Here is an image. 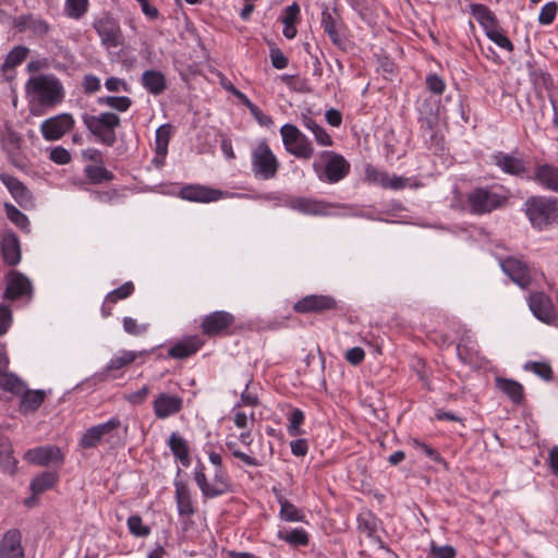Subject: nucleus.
Masks as SVG:
<instances>
[{
    "label": "nucleus",
    "instance_id": "473e14b6",
    "mask_svg": "<svg viewBox=\"0 0 558 558\" xmlns=\"http://www.w3.org/2000/svg\"><path fill=\"white\" fill-rule=\"evenodd\" d=\"M142 85L148 93L160 95L167 88V81L160 71L147 70L142 74Z\"/></svg>",
    "mask_w": 558,
    "mask_h": 558
},
{
    "label": "nucleus",
    "instance_id": "de8ad7c7",
    "mask_svg": "<svg viewBox=\"0 0 558 558\" xmlns=\"http://www.w3.org/2000/svg\"><path fill=\"white\" fill-rule=\"evenodd\" d=\"M88 9V0H65V13L69 17L78 20Z\"/></svg>",
    "mask_w": 558,
    "mask_h": 558
},
{
    "label": "nucleus",
    "instance_id": "79ce46f5",
    "mask_svg": "<svg viewBox=\"0 0 558 558\" xmlns=\"http://www.w3.org/2000/svg\"><path fill=\"white\" fill-rule=\"evenodd\" d=\"M278 537L294 547L306 546L310 543V536L303 529H293L288 533L280 531L278 533Z\"/></svg>",
    "mask_w": 558,
    "mask_h": 558
},
{
    "label": "nucleus",
    "instance_id": "4c0bfd02",
    "mask_svg": "<svg viewBox=\"0 0 558 558\" xmlns=\"http://www.w3.org/2000/svg\"><path fill=\"white\" fill-rule=\"evenodd\" d=\"M209 498H215L231 492L232 484L225 472L218 469L215 473L213 484H209Z\"/></svg>",
    "mask_w": 558,
    "mask_h": 558
},
{
    "label": "nucleus",
    "instance_id": "338daca9",
    "mask_svg": "<svg viewBox=\"0 0 558 558\" xmlns=\"http://www.w3.org/2000/svg\"><path fill=\"white\" fill-rule=\"evenodd\" d=\"M102 437H112L121 426V421L118 417H112L108 422L95 425Z\"/></svg>",
    "mask_w": 558,
    "mask_h": 558
},
{
    "label": "nucleus",
    "instance_id": "09e8293b",
    "mask_svg": "<svg viewBox=\"0 0 558 558\" xmlns=\"http://www.w3.org/2000/svg\"><path fill=\"white\" fill-rule=\"evenodd\" d=\"M226 447L232 453L234 458L240 459L243 463L250 466H260L264 464L263 461L241 451L235 441H227Z\"/></svg>",
    "mask_w": 558,
    "mask_h": 558
},
{
    "label": "nucleus",
    "instance_id": "72a5a7b5",
    "mask_svg": "<svg viewBox=\"0 0 558 558\" xmlns=\"http://www.w3.org/2000/svg\"><path fill=\"white\" fill-rule=\"evenodd\" d=\"M168 445L173 456L183 466L191 464L190 448L187 441L178 433H172L169 437Z\"/></svg>",
    "mask_w": 558,
    "mask_h": 558
},
{
    "label": "nucleus",
    "instance_id": "f257e3e1",
    "mask_svg": "<svg viewBox=\"0 0 558 558\" xmlns=\"http://www.w3.org/2000/svg\"><path fill=\"white\" fill-rule=\"evenodd\" d=\"M524 211L531 225L543 230L558 220V198L534 195L524 203Z\"/></svg>",
    "mask_w": 558,
    "mask_h": 558
},
{
    "label": "nucleus",
    "instance_id": "412c9836",
    "mask_svg": "<svg viewBox=\"0 0 558 558\" xmlns=\"http://www.w3.org/2000/svg\"><path fill=\"white\" fill-rule=\"evenodd\" d=\"M284 204L287 207L304 215L326 216L328 214L327 203L308 197H289Z\"/></svg>",
    "mask_w": 558,
    "mask_h": 558
},
{
    "label": "nucleus",
    "instance_id": "a19ab883",
    "mask_svg": "<svg viewBox=\"0 0 558 558\" xmlns=\"http://www.w3.org/2000/svg\"><path fill=\"white\" fill-rule=\"evenodd\" d=\"M4 210L8 219L14 223L22 231L29 232V220L25 214H23L20 209H17L12 204H5Z\"/></svg>",
    "mask_w": 558,
    "mask_h": 558
},
{
    "label": "nucleus",
    "instance_id": "39448f33",
    "mask_svg": "<svg viewBox=\"0 0 558 558\" xmlns=\"http://www.w3.org/2000/svg\"><path fill=\"white\" fill-rule=\"evenodd\" d=\"M325 158V166L314 162L313 168L323 182L330 184L338 183L343 180L350 172V162L340 154L326 150L322 154Z\"/></svg>",
    "mask_w": 558,
    "mask_h": 558
},
{
    "label": "nucleus",
    "instance_id": "e433bc0d",
    "mask_svg": "<svg viewBox=\"0 0 558 558\" xmlns=\"http://www.w3.org/2000/svg\"><path fill=\"white\" fill-rule=\"evenodd\" d=\"M58 482V474L56 472H43L32 480L31 490L34 495H39L52 488Z\"/></svg>",
    "mask_w": 558,
    "mask_h": 558
},
{
    "label": "nucleus",
    "instance_id": "680f3d73",
    "mask_svg": "<svg viewBox=\"0 0 558 558\" xmlns=\"http://www.w3.org/2000/svg\"><path fill=\"white\" fill-rule=\"evenodd\" d=\"M13 322L12 311L9 305L0 304V336L8 332Z\"/></svg>",
    "mask_w": 558,
    "mask_h": 558
},
{
    "label": "nucleus",
    "instance_id": "f704fd0d",
    "mask_svg": "<svg viewBox=\"0 0 558 558\" xmlns=\"http://www.w3.org/2000/svg\"><path fill=\"white\" fill-rule=\"evenodd\" d=\"M276 493L277 501L280 505L279 517L281 520L287 522H302L304 521V514L301 510H299L292 502L283 497L280 493H277V489L274 488Z\"/></svg>",
    "mask_w": 558,
    "mask_h": 558
},
{
    "label": "nucleus",
    "instance_id": "a878e982",
    "mask_svg": "<svg viewBox=\"0 0 558 558\" xmlns=\"http://www.w3.org/2000/svg\"><path fill=\"white\" fill-rule=\"evenodd\" d=\"M175 486V501L178 506V512L181 517L190 518L195 512L196 509L193 505V499L191 495V490L186 483L183 481H177L174 483Z\"/></svg>",
    "mask_w": 558,
    "mask_h": 558
},
{
    "label": "nucleus",
    "instance_id": "864d4df0",
    "mask_svg": "<svg viewBox=\"0 0 558 558\" xmlns=\"http://www.w3.org/2000/svg\"><path fill=\"white\" fill-rule=\"evenodd\" d=\"M102 436L96 426H92L83 434L80 439V446L83 449H92L98 446L102 440Z\"/></svg>",
    "mask_w": 558,
    "mask_h": 558
},
{
    "label": "nucleus",
    "instance_id": "58836bf2",
    "mask_svg": "<svg viewBox=\"0 0 558 558\" xmlns=\"http://www.w3.org/2000/svg\"><path fill=\"white\" fill-rule=\"evenodd\" d=\"M24 383L14 374L5 371H0V388L13 395L23 392Z\"/></svg>",
    "mask_w": 558,
    "mask_h": 558
},
{
    "label": "nucleus",
    "instance_id": "b1692460",
    "mask_svg": "<svg viewBox=\"0 0 558 558\" xmlns=\"http://www.w3.org/2000/svg\"><path fill=\"white\" fill-rule=\"evenodd\" d=\"M320 25L333 45L338 47L342 45V38L339 33V26L342 25V21L336 8L332 12L327 7L323 10Z\"/></svg>",
    "mask_w": 558,
    "mask_h": 558
},
{
    "label": "nucleus",
    "instance_id": "ea45409f",
    "mask_svg": "<svg viewBox=\"0 0 558 558\" xmlns=\"http://www.w3.org/2000/svg\"><path fill=\"white\" fill-rule=\"evenodd\" d=\"M142 354V352L123 351L121 355L114 356L109 361L105 368V372L109 373L111 371L121 369L132 364L136 360V357Z\"/></svg>",
    "mask_w": 558,
    "mask_h": 558
},
{
    "label": "nucleus",
    "instance_id": "ddd939ff",
    "mask_svg": "<svg viewBox=\"0 0 558 558\" xmlns=\"http://www.w3.org/2000/svg\"><path fill=\"white\" fill-rule=\"evenodd\" d=\"M101 43L107 48H117L123 45L124 37L119 23L111 16H105L94 23Z\"/></svg>",
    "mask_w": 558,
    "mask_h": 558
},
{
    "label": "nucleus",
    "instance_id": "603ef678",
    "mask_svg": "<svg viewBox=\"0 0 558 558\" xmlns=\"http://www.w3.org/2000/svg\"><path fill=\"white\" fill-rule=\"evenodd\" d=\"M304 413L300 409H293L289 415L288 433L292 437L302 435L301 425L304 423Z\"/></svg>",
    "mask_w": 558,
    "mask_h": 558
},
{
    "label": "nucleus",
    "instance_id": "bf43d9fd",
    "mask_svg": "<svg viewBox=\"0 0 558 558\" xmlns=\"http://www.w3.org/2000/svg\"><path fill=\"white\" fill-rule=\"evenodd\" d=\"M425 84L427 89L435 95H441L446 88L445 81L436 73L428 74Z\"/></svg>",
    "mask_w": 558,
    "mask_h": 558
},
{
    "label": "nucleus",
    "instance_id": "2eb2a0df",
    "mask_svg": "<svg viewBox=\"0 0 558 558\" xmlns=\"http://www.w3.org/2000/svg\"><path fill=\"white\" fill-rule=\"evenodd\" d=\"M12 26L17 33L29 32L35 38H44L50 32V24L33 13L21 14L14 17Z\"/></svg>",
    "mask_w": 558,
    "mask_h": 558
},
{
    "label": "nucleus",
    "instance_id": "7c9ffc66",
    "mask_svg": "<svg viewBox=\"0 0 558 558\" xmlns=\"http://www.w3.org/2000/svg\"><path fill=\"white\" fill-rule=\"evenodd\" d=\"M472 15L476 19L480 25L484 28L487 34L492 29L499 26V22L495 13L485 4L473 3L470 5Z\"/></svg>",
    "mask_w": 558,
    "mask_h": 558
},
{
    "label": "nucleus",
    "instance_id": "69168bd1",
    "mask_svg": "<svg viewBox=\"0 0 558 558\" xmlns=\"http://www.w3.org/2000/svg\"><path fill=\"white\" fill-rule=\"evenodd\" d=\"M12 196L25 209L34 206L32 193L24 184L22 185V190L13 192Z\"/></svg>",
    "mask_w": 558,
    "mask_h": 558
},
{
    "label": "nucleus",
    "instance_id": "c756f323",
    "mask_svg": "<svg viewBox=\"0 0 558 558\" xmlns=\"http://www.w3.org/2000/svg\"><path fill=\"white\" fill-rule=\"evenodd\" d=\"M203 343L204 342L197 336L189 337L173 344L168 350V355L173 359H186L195 354Z\"/></svg>",
    "mask_w": 558,
    "mask_h": 558
},
{
    "label": "nucleus",
    "instance_id": "0e129e2a",
    "mask_svg": "<svg viewBox=\"0 0 558 558\" xmlns=\"http://www.w3.org/2000/svg\"><path fill=\"white\" fill-rule=\"evenodd\" d=\"M385 180L383 182L384 189H390V190H401L404 189L408 185L409 179L398 175H389L388 173L386 175H383Z\"/></svg>",
    "mask_w": 558,
    "mask_h": 558
},
{
    "label": "nucleus",
    "instance_id": "8fccbe9b",
    "mask_svg": "<svg viewBox=\"0 0 558 558\" xmlns=\"http://www.w3.org/2000/svg\"><path fill=\"white\" fill-rule=\"evenodd\" d=\"M128 527L130 533L136 537H147L150 534V527L143 523L138 514L131 515L128 519Z\"/></svg>",
    "mask_w": 558,
    "mask_h": 558
},
{
    "label": "nucleus",
    "instance_id": "e2e57ef3",
    "mask_svg": "<svg viewBox=\"0 0 558 558\" xmlns=\"http://www.w3.org/2000/svg\"><path fill=\"white\" fill-rule=\"evenodd\" d=\"M300 16V5L293 2L284 9L281 22L283 25H295Z\"/></svg>",
    "mask_w": 558,
    "mask_h": 558
},
{
    "label": "nucleus",
    "instance_id": "6e6d98bb",
    "mask_svg": "<svg viewBox=\"0 0 558 558\" xmlns=\"http://www.w3.org/2000/svg\"><path fill=\"white\" fill-rule=\"evenodd\" d=\"M413 446L415 449L422 451L424 454H426L430 460L434 462L442 464L446 469L448 468V463L445 461V459L440 456V453L432 448L429 445L422 442L417 439H413Z\"/></svg>",
    "mask_w": 558,
    "mask_h": 558
},
{
    "label": "nucleus",
    "instance_id": "c9c22d12",
    "mask_svg": "<svg viewBox=\"0 0 558 558\" xmlns=\"http://www.w3.org/2000/svg\"><path fill=\"white\" fill-rule=\"evenodd\" d=\"M84 174L92 184L110 182L114 179V174L100 163L87 165L84 168Z\"/></svg>",
    "mask_w": 558,
    "mask_h": 558
},
{
    "label": "nucleus",
    "instance_id": "4d7b16f0",
    "mask_svg": "<svg viewBox=\"0 0 558 558\" xmlns=\"http://www.w3.org/2000/svg\"><path fill=\"white\" fill-rule=\"evenodd\" d=\"M194 480L199 487L203 496L205 498H209V483L207 481V476L205 474V466L202 462H198L194 470Z\"/></svg>",
    "mask_w": 558,
    "mask_h": 558
},
{
    "label": "nucleus",
    "instance_id": "20e7f679",
    "mask_svg": "<svg viewBox=\"0 0 558 558\" xmlns=\"http://www.w3.org/2000/svg\"><path fill=\"white\" fill-rule=\"evenodd\" d=\"M508 203V195L498 194L484 186L475 187L466 196V204L470 211L477 216L487 215L494 210L505 208Z\"/></svg>",
    "mask_w": 558,
    "mask_h": 558
},
{
    "label": "nucleus",
    "instance_id": "9d476101",
    "mask_svg": "<svg viewBox=\"0 0 558 558\" xmlns=\"http://www.w3.org/2000/svg\"><path fill=\"white\" fill-rule=\"evenodd\" d=\"M75 120L71 113H60L48 118L40 124V132L46 141H58L74 129Z\"/></svg>",
    "mask_w": 558,
    "mask_h": 558
},
{
    "label": "nucleus",
    "instance_id": "9b49d317",
    "mask_svg": "<svg viewBox=\"0 0 558 558\" xmlns=\"http://www.w3.org/2000/svg\"><path fill=\"white\" fill-rule=\"evenodd\" d=\"M527 304L533 315L541 322L551 325L557 318V311L549 295L543 291L530 293Z\"/></svg>",
    "mask_w": 558,
    "mask_h": 558
},
{
    "label": "nucleus",
    "instance_id": "aec40b11",
    "mask_svg": "<svg viewBox=\"0 0 558 558\" xmlns=\"http://www.w3.org/2000/svg\"><path fill=\"white\" fill-rule=\"evenodd\" d=\"M179 196L190 202L210 203L218 201L222 192L199 184H190L180 190Z\"/></svg>",
    "mask_w": 558,
    "mask_h": 558
},
{
    "label": "nucleus",
    "instance_id": "49530a36",
    "mask_svg": "<svg viewBox=\"0 0 558 558\" xmlns=\"http://www.w3.org/2000/svg\"><path fill=\"white\" fill-rule=\"evenodd\" d=\"M100 105H106L120 112L129 110L132 105V100L128 96H105L98 99Z\"/></svg>",
    "mask_w": 558,
    "mask_h": 558
},
{
    "label": "nucleus",
    "instance_id": "393cba45",
    "mask_svg": "<svg viewBox=\"0 0 558 558\" xmlns=\"http://www.w3.org/2000/svg\"><path fill=\"white\" fill-rule=\"evenodd\" d=\"M3 262L9 266H15L21 260V245L17 235L13 231L5 232L0 244Z\"/></svg>",
    "mask_w": 558,
    "mask_h": 558
},
{
    "label": "nucleus",
    "instance_id": "0eeeda50",
    "mask_svg": "<svg viewBox=\"0 0 558 558\" xmlns=\"http://www.w3.org/2000/svg\"><path fill=\"white\" fill-rule=\"evenodd\" d=\"M283 145L288 153L299 159H310L314 154L311 141L293 124H284L280 129Z\"/></svg>",
    "mask_w": 558,
    "mask_h": 558
},
{
    "label": "nucleus",
    "instance_id": "5fc2aeb1",
    "mask_svg": "<svg viewBox=\"0 0 558 558\" xmlns=\"http://www.w3.org/2000/svg\"><path fill=\"white\" fill-rule=\"evenodd\" d=\"M28 48L24 46L14 47L7 56L4 64L9 68H14L21 64L28 54Z\"/></svg>",
    "mask_w": 558,
    "mask_h": 558
},
{
    "label": "nucleus",
    "instance_id": "2f4dec72",
    "mask_svg": "<svg viewBox=\"0 0 558 558\" xmlns=\"http://www.w3.org/2000/svg\"><path fill=\"white\" fill-rule=\"evenodd\" d=\"M357 529L372 538L380 548H386L381 538L377 535L378 520L371 512H364L357 517Z\"/></svg>",
    "mask_w": 558,
    "mask_h": 558
},
{
    "label": "nucleus",
    "instance_id": "6e6552de",
    "mask_svg": "<svg viewBox=\"0 0 558 558\" xmlns=\"http://www.w3.org/2000/svg\"><path fill=\"white\" fill-rule=\"evenodd\" d=\"M235 324V317L226 311H215L204 316L201 323V330L204 336L209 338L218 336L232 335V327Z\"/></svg>",
    "mask_w": 558,
    "mask_h": 558
},
{
    "label": "nucleus",
    "instance_id": "7ed1b4c3",
    "mask_svg": "<svg viewBox=\"0 0 558 558\" xmlns=\"http://www.w3.org/2000/svg\"><path fill=\"white\" fill-rule=\"evenodd\" d=\"M82 121L99 143L109 147L116 144V129L121 124V119L117 113L109 111L101 112L98 116L84 113Z\"/></svg>",
    "mask_w": 558,
    "mask_h": 558
},
{
    "label": "nucleus",
    "instance_id": "dca6fc26",
    "mask_svg": "<svg viewBox=\"0 0 558 558\" xmlns=\"http://www.w3.org/2000/svg\"><path fill=\"white\" fill-rule=\"evenodd\" d=\"M500 265L504 272L520 288L527 289L531 286L532 277L525 263L515 257H507Z\"/></svg>",
    "mask_w": 558,
    "mask_h": 558
},
{
    "label": "nucleus",
    "instance_id": "37998d69",
    "mask_svg": "<svg viewBox=\"0 0 558 558\" xmlns=\"http://www.w3.org/2000/svg\"><path fill=\"white\" fill-rule=\"evenodd\" d=\"M303 124L313 132L315 140L318 144L324 146H331L332 140L331 136L326 132V130L317 124L312 118L303 117Z\"/></svg>",
    "mask_w": 558,
    "mask_h": 558
},
{
    "label": "nucleus",
    "instance_id": "774afa93",
    "mask_svg": "<svg viewBox=\"0 0 558 558\" xmlns=\"http://www.w3.org/2000/svg\"><path fill=\"white\" fill-rule=\"evenodd\" d=\"M50 160L58 165H66L71 161V154L62 146H57L50 150Z\"/></svg>",
    "mask_w": 558,
    "mask_h": 558
},
{
    "label": "nucleus",
    "instance_id": "a211bd4d",
    "mask_svg": "<svg viewBox=\"0 0 558 558\" xmlns=\"http://www.w3.org/2000/svg\"><path fill=\"white\" fill-rule=\"evenodd\" d=\"M494 163L505 173L513 177H522L526 173L525 161L515 155V153L507 154L497 151L492 156Z\"/></svg>",
    "mask_w": 558,
    "mask_h": 558
},
{
    "label": "nucleus",
    "instance_id": "4be33fe9",
    "mask_svg": "<svg viewBox=\"0 0 558 558\" xmlns=\"http://www.w3.org/2000/svg\"><path fill=\"white\" fill-rule=\"evenodd\" d=\"M532 179L543 189L558 193V167L551 163H536Z\"/></svg>",
    "mask_w": 558,
    "mask_h": 558
},
{
    "label": "nucleus",
    "instance_id": "6ab92c4d",
    "mask_svg": "<svg viewBox=\"0 0 558 558\" xmlns=\"http://www.w3.org/2000/svg\"><path fill=\"white\" fill-rule=\"evenodd\" d=\"M153 409L158 418H167L183 409V399L177 395L161 392L155 398Z\"/></svg>",
    "mask_w": 558,
    "mask_h": 558
},
{
    "label": "nucleus",
    "instance_id": "13d9d810",
    "mask_svg": "<svg viewBox=\"0 0 558 558\" xmlns=\"http://www.w3.org/2000/svg\"><path fill=\"white\" fill-rule=\"evenodd\" d=\"M558 4L554 1L546 3L538 15V22L543 25L553 23L557 15Z\"/></svg>",
    "mask_w": 558,
    "mask_h": 558
},
{
    "label": "nucleus",
    "instance_id": "4468645a",
    "mask_svg": "<svg viewBox=\"0 0 558 558\" xmlns=\"http://www.w3.org/2000/svg\"><path fill=\"white\" fill-rule=\"evenodd\" d=\"M33 296V287L29 279L15 270L8 274L7 288L3 292V299L9 301H16L22 298L31 300Z\"/></svg>",
    "mask_w": 558,
    "mask_h": 558
},
{
    "label": "nucleus",
    "instance_id": "f03ea898",
    "mask_svg": "<svg viewBox=\"0 0 558 558\" xmlns=\"http://www.w3.org/2000/svg\"><path fill=\"white\" fill-rule=\"evenodd\" d=\"M26 90L36 96L38 102L44 107H54L64 98L62 84L52 75L31 77L26 83Z\"/></svg>",
    "mask_w": 558,
    "mask_h": 558
},
{
    "label": "nucleus",
    "instance_id": "423d86ee",
    "mask_svg": "<svg viewBox=\"0 0 558 558\" xmlns=\"http://www.w3.org/2000/svg\"><path fill=\"white\" fill-rule=\"evenodd\" d=\"M279 169V161L266 141H262L252 151V171L257 179H274Z\"/></svg>",
    "mask_w": 558,
    "mask_h": 558
},
{
    "label": "nucleus",
    "instance_id": "bb28decb",
    "mask_svg": "<svg viewBox=\"0 0 558 558\" xmlns=\"http://www.w3.org/2000/svg\"><path fill=\"white\" fill-rule=\"evenodd\" d=\"M495 385L512 403L520 405L524 402V388L519 381L510 378L496 377Z\"/></svg>",
    "mask_w": 558,
    "mask_h": 558
},
{
    "label": "nucleus",
    "instance_id": "a18cd8bd",
    "mask_svg": "<svg viewBox=\"0 0 558 558\" xmlns=\"http://www.w3.org/2000/svg\"><path fill=\"white\" fill-rule=\"evenodd\" d=\"M525 371H530L546 381L554 379V371L548 362L531 361L524 365Z\"/></svg>",
    "mask_w": 558,
    "mask_h": 558
},
{
    "label": "nucleus",
    "instance_id": "f8f14e48",
    "mask_svg": "<svg viewBox=\"0 0 558 558\" xmlns=\"http://www.w3.org/2000/svg\"><path fill=\"white\" fill-rule=\"evenodd\" d=\"M424 106L428 107V110H421L418 116L420 131L422 136L425 138V143L430 146L439 144V114L438 110L435 109V105L430 99L424 100Z\"/></svg>",
    "mask_w": 558,
    "mask_h": 558
},
{
    "label": "nucleus",
    "instance_id": "c03bdc74",
    "mask_svg": "<svg viewBox=\"0 0 558 558\" xmlns=\"http://www.w3.org/2000/svg\"><path fill=\"white\" fill-rule=\"evenodd\" d=\"M171 129L172 126L170 124H162L156 131V154L159 156L163 157L168 151Z\"/></svg>",
    "mask_w": 558,
    "mask_h": 558
},
{
    "label": "nucleus",
    "instance_id": "3c124183",
    "mask_svg": "<svg viewBox=\"0 0 558 558\" xmlns=\"http://www.w3.org/2000/svg\"><path fill=\"white\" fill-rule=\"evenodd\" d=\"M486 36L494 41L498 47L512 52L514 47L508 36L505 34V31L498 26L495 29H492L486 34Z\"/></svg>",
    "mask_w": 558,
    "mask_h": 558
},
{
    "label": "nucleus",
    "instance_id": "1a4fd4ad",
    "mask_svg": "<svg viewBox=\"0 0 558 558\" xmlns=\"http://www.w3.org/2000/svg\"><path fill=\"white\" fill-rule=\"evenodd\" d=\"M338 310L337 300L327 294H310L293 304V311L298 314H324Z\"/></svg>",
    "mask_w": 558,
    "mask_h": 558
},
{
    "label": "nucleus",
    "instance_id": "5701e85b",
    "mask_svg": "<svg viewBox=\"0 0 558 558\" xmlns=\"http://www.w3.org/2000/svg\"><path fill=\"white\" fill-rule=\"evenodd\" d=\"M25 459L36 465H48L52 462L62 463L63 454L57 447L45 446L29 449L25 453Z\"/></svg>",
    "mask_w": 558,
    "mask_h": 558
},
{
    "label": "nucleus",
    "instance_id": "f3484780",
    "mask_svg": "<svg viewBox=\"0 0 558 558\" xmlns=\"http://www.w3.org/2000/svg\"><path fill=\"white\" fill-rule=\"evenodd\" d=\"M0 558H25L22 533L19 529L8 530L0 541Z\"/></svg>",
    "mask_w": 558,
    "mask_h": 558
},
{
    "label": "nucleus",
    "instance_id": "052dcab7",
    "mask_svg": "<svg viewBox=\"0 0 558 558\" xmlns=\"http://www.w3.org/2000/svg\"><path fill=\"white\" fill-rule=\"evenodd\" d=\"M269 57L275 69L282 70L289 64V59L275 44L270 46Z\"/></svg>",
    "mask_w": 558,
    "mask_h": 558
},
{
    "label": "nucleus",
    "instance_id": "cd10ccee",
    "mask_svg": "<svg viewBox=\"0 0 558 558\" xmlns=\"http://www.w3.org/2000/svg\"><path fill=\"white\" fill-rule=\"evenodd\" d=\"M19 396L21 397L19 412L24 415L36 412L46 399L44 390H31L25 387Z\"/></svg>",
    "mask_w": 558,
    "mask_h": 558
},
{
    "label": "nucleus",
    "instance_id": "c85d7f7f",
    "mask_svg": "<svg viewBox=\"0 0 558 558\" xmlns=\"http://www.w3.org/2000/svg\"><path fill=\"white\" fill-rule=\"evenodd\" d=\"M134 284L131 281L123 283L121 287L114 289L109 292L101 306V315L104 317H109L112 314L113 306L119 300H124L132 295L134 292Z\"/></svg>",
    "mask_w": 558,
    "mask_h": 558
}]
</instances>
